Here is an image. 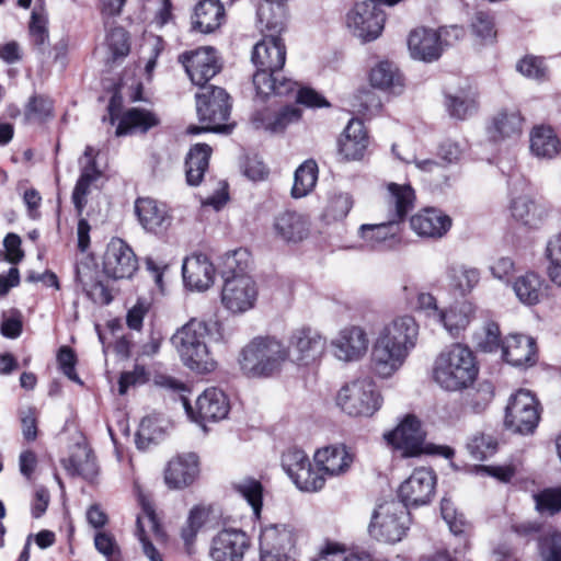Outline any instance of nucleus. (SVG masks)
<instances>
[{
	"mask_svg": "<svg viewBox=\"0 0 561 561\" xmlns=\"http://www.w3.org/2000/svg\"><path fill=\"white\" fill-rule=\"evenodd\" d=\"M259 27L263 38L254 45L252 51V61L256 67L253 84L257 94L262 96H286L296 88V81L280 73L286 61V46L280 37L286 30V22L283 21L278 31L267 25L259 24Z\"/></svg>",
	"mask_w": 561,
	"mask_h": 561,
	"instance_id": "obj_1",
	"label": "nucleus"
},
{
	"mask_svg": "<svg viewBox=\"0 0 561 561\" xmlns=\"http://www.w3.org/2000/svg\"><path fill=\"white\" fill-rule=\"evenodd\" d=\"M419 325L413 317L401 316L387 323L371 348L370 366L375 375L389 378L405 363L415 347Z\"/></svg>",
	"mask_w": 561,
	"mask_h": 561,
	"instance_id": "obj_2",
	"label": "nucleus"
},
{
	"mask_svg": "<svg viewBox=\"0 0 561 561\" xmlns=\"http://www.w3.org/2000/svg\"><path fill=\"white\" fill-rule=\"evenodd\" d=\"M479 369L472 351L460 343L444 348L433 366L434 381L446 391H460L470 387Z\"/></svg>",
	"mask_w": 561,
	"mask_h": 561,
	"instance_id": "obj_3",
	"label": "nucleus"
},
{
	"mask_svg": "<svg viewBox=\"0 0 561 561\" xmlns=\"http://www.w3.org/2000/svg\"><path fill=\"white\" fill-rule=\"evenodd\" d=\"M208 333V324L205 321L192 319L171 339L182 363L198 374H207L216 368V360L206 343Z\"/></svg>",
	"mask_w": 561,
	"mask_h": 561,
	"instance_id": "obj_4",
	"label": "nucleus"
},
{
	"mask_svg": "<svg viewBox=\"0 0 561 561\" xmlns=\"http://www.w3.org/2000/svg\"><path fill=\"white\" fill-rule=\"evenodd\" d=\"M289 359L287 346L272 336H259L247 344L240 354V366L250 377H270Z\"/></svg>",
	"mask_w": 561,
	"mask_h": 561,
	"instance_id": "obj_5",
	"label": "nucleus"
},
{
	"mask_svg": "<svg viewBox=\"0 0 561 561\" xmlns=\"http://www.w3.org/2000/svg\"><path fill=\"white\" fill-rule=\"evenodd\" d=\"M335 403L348 416L369 417L381 408L382 397L373 380L363 378L342 386Z\"/></svg>",
	"mask_w": 561,
	"mask_h": 561,
	"instance_id": "obj_6",
	"label": "nucleus"
},
{
	"mask_svg": "<svg viewBox=\"0 0 561 561\" xmlns=\"http://www.w3.org/2000/svg\"><path fill=\"white\" fill-rule=\"evenodd\" d=\"M196 112L199 122L210 124L213 133L229 134L233 124H226L230 116V96L225 89L208 84L195 94Z\"/></svg>",
	"mask_w": 561,
	"mask_h": 561,
	"instance_id": "obj_7",
	"label": "nucleus"
},
{
	"mask_svg": "<svg viewBox=\"0 0 561 561\" xmlns=\"http://www.w3.org/2000/svg\"><path fill=\"white\" fill-rule=\"evenodd\" d=\"M410 526L408 508L400 502L380 504L373 514L369 533L378 540L396 543L402 540Z\"/></svg>",
	"mask_w": 561,
	"mask_h": 561,
	"instance_id": "obj_8",
	"label": "nucleus"
},
{
	"mask_svg": "<svg viewBox=\"0 0 561 561\" xmlns=\"http://www.w3.org/2000/svg\"><path fill=\"white\" fill-rule=\"evenodd\" d=\"M400 0H364L356 2L346 15L348 30L363 42L376 39L386 21L381 5H394Z\"/></svg>",
	"mask_w": 561,
	"mask_h": 561,
	"instance_id": "obj_9",
	"label": "nucleus"
},
{
	"mask_svg": "<svg viewBox=\"0 0 561 561\" xmlns=\"http://www.w3.org/2000/svg\"><path fill=\"white\" fill-rule=\"evenodd\" d=\"M298 529L286 523L270 524L261 530V561H287L296 556Z\"/></svg>",
	"mask_w": 561,
	"mask_h": 561,
	"instance_id": "obj_10",
	"label": "nucleus"
},
{
	"mask_svg": "<svg viewBox=\"0 0 561 561\" xmlns=\"http://www.w3.org/2000/svg\"><path fill=\"white\" fill-rule=\"evenodd\" d=\"M257 296L256 283L248 274L225 276L220 301L229 313L243 314L253 309Z\"/></svg>",
	"mask_w": 561,
	"mask_h": 561,
	"instance_id": "obj_11",
	"label": "nucleus"
},
{
	"mask_svg": "<svg viewBox=\"0 0 561 561\" xmlns=\"http://www.w3.org/2000/svg\"><path fill=\"white\" fill-rule=\"evenodd\" d=\"M540 415L535 396L520 389L514 393L505 410V426L515 433L530 434L538 425Z\"/></svg>",
	"mask_w": 561,
	"mask_h": 561,
	"instance_id": "obj_12",
	"label": "nucleus"
},
{
	"mask_svg": "<svg viewBox=\"0 0 561 561\" xmlns=\"http://www.w3.org/2000/svg\"><path fill=\"white\" fill-rule=\"evenodd\" d=\"M178 61L184 67L192 83L199 89L208 87L206 83L221 70L217 51L210 46L185 50L179 55Z\"/></svg>",
	"mask_w": 561,
	"mask_h": 561,
	"instance_id": "obj_13",
	"label": "nucleus"
},
{
	"mask_svg": "<svg viewBox=\"0 0 561 561\" xmlns=\"http://www.w3.org/2000/svg\"><path fill=\"white\" fill-rule=\"evenodd\" d=\"M282 467L295 483L305 492H317L324 486L325 478L319 474L301 449L290 448L282 456Z\"/></svg>",
	"mask_w": 561,
	"mask_h": 561,
	"instance_id": "obj_14",
	"label": "nucleus"
},
{
	"mask_svg": "<svg viewBox=\"0 0 561 561\" xmlns=\"http://www.w3.org/2000/svg\"><path fill=\"white\" fill-rule=\"evenodd\" d=\"M182 401L190 419L202 426H205L207 421L216 422L225 419L230 409L227 396L217 388H208L198 396L195 409L186 398H182Z\"/></svg>",
	"mask_w": 561,
	"mask_h": 561,
	"instance_id": "obj_15",
	"label": "nucleus"
},
{
	"mask_svg": "<svg viewBox=\"0 0 561 561\" xmlns=\"http://www.w3.org/2000/svg\"><path fill=\"white\" fill-rule=\"evenodd\" d=\"M436 485V476L431 469L417 468L401 483L398 495L407 508L430 503Z\"/></svg>",
	"mask_w": 561,
	"mask_h": 561,
	"instance_id": "obj_16",
	"label": "nucleus"
},
{
	"mask_svg": "<svg viewBox=\"0 0 561 561\" xmlns=\"http://www.w3.org/2000/svg\"><path fill=\"white\" fill-rule=\"evenodd\" d=\"M138 503L141 507V513L137 516L136 535L142 545L144 553L150 561H163L161 554L150 541V536L157 539L163 537L162 527L157 517L154 506L150 499L142 493L138 494Z\"/></svg>",
	"mask_w": 561,
	"mask_h": 561,
	"instance_id": "obj_17",
	"label": "nucleus"
},
{
	"mask_svg": "<svg viewBox=\"0 0 561 561\" xmlns=\"http://www.w3.org/2000/svg\"><path fill=\"white\" fill-rule=\"evenodd\" d=\"M137 268L138 261L131 248L124 240L113 238L104 253V273L114 279L129 278Z\"/></svg>",
	"mask_w": 561,
	"mask_h": 561,
	"instance_id": "obj_18",
	"label": "nucleus"
},
{
	"mask_svg": "<svg viewBox=\"0 0 561 561\" xmlns=\"http://www.w3.org/2000/svg\"><path fill=\"white\" fill-rule=\"evenodd\" d=\"M388 445L410 457L422 453L425 434L414 415H407L399 425L383 435Z\"/></svg>",
	"mask_w": 561,
	"mask_h": 561,
	"instance_id": "obj_19",
	"label": "nucleus"
},
{
	"mask_svg": "<svg viewBox=\"0 0 561 561\" xmlns=\"http://www.w3.org/2000/svg\"><path fill=\"white\" fill-rule=\"evenodd\" d=\"M325 339L311 328L295 330L289 339V359L308 365L317 360L325 350Z\"/></svg>",
	"mask_w": 561,
	"mask_h": 561,
	"instance_id": "obj_20",
	"label": "nucleus"
},
{
	"mask_svg": "<svg viewBox=\"0 0 561 561\" xmlns=\"http://www.w3.org/2000/svg\"><path fill=\"white\" fill-rule=\"evenodd\" d=\"M248 546L249 540L244 531L225 528L211 539L209 557L213 561H240Z\"/></svg>",
	"mask_w": 561,
	"mask_h": 561,
	"instance_id": "obj_21",
	"label": "nucleus"
},
{
	"mask_svg": "<svg viewBox=\"0 0 561 561\" xmlns=\"http://www.w3.org/2000/svg\"><path fill=\"white\" fill-rule=\"evenodd\" d=\"M182 274L187 288L204 291L214 284L215 267L205 254H193L183 262Z\"/></svg>",
	"mask_w": 561,
	"mask_h": 561,
	"instance_id": "obj_22",
	"label": "nucleus"
},
{
	"mask_svg": "<svg viewBox=\"0 0 561 561\" xmlns=\"http://www.w3.org/2000/svg\"><path fill=\"white\" fill-rule=\"evenodd\" d=\"M135 213L142 228L152 233H161L171 225L167 205L150 197H139L135 202Z\"/></svg>",
	"mask_w": 561,
	"mask_h": 561,
	"instance_id": "obj_23",
	"label": "nucleus"
},
{
	"mask_svg": "<svg viewBox=\"0 0 561 561\" xmlns=\"http://www.w3.org/2000/svg\"><path fill=\"white\" fill-rule=\"evenodd\" d=\"M368 144L369 138L363 122L352 118L339 139V152L347 161L362 160Z\"/></svg>",
	"mask_w": 561,
	"mask_h": 561,
	"instance_id": "obj_24",
	"label": "nucleus"
},
{
	"mask_svg": "<svg viewBox=\"0 0 561 561\" xmlns=\"http://www.w3.org/2000/svg\"><path fill=\"white\" fill-rule=\"evenodd\" d=\"M440 33L428 28H416L408 38V47L411 56L426 62L437 60L443 53Z\"/></svg>",
	"mask_w": 561,
	"mask_h": 561,
	"instance_id": "obj_25",
	"label": "nucleus"
},
{
	"mask_svg": "<svg viewBox=\"0 0 561 561\" xmlns=\"http://www.w3.org/2000/svg\"><path fill=\"white\" fill-rule=\"evenodd\" d=\"M332 344L339 359L351 362L357 360L366 354L368 339L362 328L350 327L343 329Z\"/></svg>",
	"mask_w": 561,
	"mask_h": 561,
	"instance_id": "obj_26",
	"label": "nucleus"
},
{
	"mask_svg": "<svg viewBox=\"0 0 561 561\" xmlns=\"http://www.w3.org/2000/svg\"><path fill=\"white\" fill-rule=\"evenodd\" d=\"M317 472L324 476L334 477L345 473L352 462L353 456L344 445L328 446L319 449L314 454Z\"/></svg>",
	"mask_w": 561,
	"mask_h": 561,
	"instance_id": "obj_27",
	"label": "nucleus"
},
{
	"mask_svg": "<svg viewBox=\"0 0 561 561\" xmlns=\"http://www.w3.org/2000/svg\"><path fill=\"white\" fill-rule=\"evenodd\" d=\"M411 229L424 238H442L451 227L449 216L434 208H426L410 219Z\"/></svg>",
	"mask_w": 561,
	"mask_h": 561,
	"instance_id": "obj_28",
	"label": "nucleus"
},
{
	"mask_svg": "<svg viewBox=\"0 0 561 561\" xmlns=\"http://www.w3.org/2000/svg\"><path fill=\"white\" fill-rule=\"evenodd\" d=\"M386 188L385 202L389 217L403 222L408 214L414 208L415 192L413 187L409 183L389 182Z\"/></svg>",
	"mask_w": 561,
	"mask_h": 561,
	"instance_id": "obj_29",
	"label": "nucleus"
},
{
	"mask_svg": "<svg viewBox=\"0 0 561 561\" xmlns=\"http://www.w3.org/2000/svg\"><path fill=\"white\" fill-rule=\"evenodd\" d=\"M503 358L513 366L533 365L536 363V342L524 334L507 336L502 345Z\"/></svg>",
	"mask_w": 561,
	"mask_h": 561,
	"instance_id": "obj_30",
	"label": "nucleus"
},
{
	"mask_svg": "<svg viewBox=\"0 0 561 561\" xmlns=\"http://www.w3.org/2000/svg\"><path fill=\"white\" fill-rule=\"evenodd\" d=\"M401 224L394 218L389 217L386 222L362 225L359 227V234L371 248H392L401 241Z\"/></svg>",
	"mask_w": 561,
	"mask_h": 561,
	"instance_id": "obj_31",
	"label": "nucleus"
},
{
	"mask_svg": "<svg viewBox=\"0 0 561 561\" xmlns=\"http://www.w3.org/2000/svg\"><path fill=\"white\" fill-rule=\"evenodd\" d=\"M300 118L301 111L297 105H286L277 111H260L254 114L253 122L265 130L280 133L289 125L298 123Z\"/></svg>",
	"mask_w": 561,
	"mask_h": 561,
	"instance_id": "obj_32",
	"label": "nucleus"
},
{
	"mask_svg": "<svg viewBox=\"0 0 561 561\" xmlns=\"http://www.w3.org/2000/svg\"><path fill=\"white\" fill-rule=\"evenodd\" d=\"M196 474L197 457L194 454H188L169 461L164 480L170 488L180 489L191 484Z\"/></svg>",
	"mask_w": 561,
	"mask_h": 561,
	"instance_id": "obj_33",
	"label": "nucleus"
},
{
	"mask_svg": "<svg viewBox=\"0 0 561 561\" xmlns=\"http://www.w3.org/2000/svg\"><path fill=\"white\" fill-rule=\"evenodd\" d=\"M275 234L287 242H299L308 234L307 219L291 210L278 214L274 219Z\"/></svg>",
	"mask_w": 561,
	"mask_h": 561,
	"instance_id": "obj_34",
	"label": "nucleus"
},
{
	"mask_svg": "<svg viewBox=\"0 0 561 561\" xmlns=\"http://www.w3.org/2000/svg\"><path fill=\"white\" fill-rule=\"evenodd\" d=\"M225 18V8L219 0H202L195 7L193 30L208 34L217 30Z\"/></svg>",
	"mask_w": 561,
	"mask_h": 561,
	"instance_id": "obj_35",
	"label": "nucleus"
},
{
	"mask_svg": "<svg viewBox=\"0 0 561 561\" xmlns=\"http://www.w3.org/2000/svg\"><path fill=\"white\" fill-rule=\"evenodd\" d=\"M523 117L517 110H503L499 112L489 126L490 137L497 141L503 139H517L523 131Z\"/></svg>",
	"mask_w": 561,
	"mask_h": 561,
	"instance_id": "obj_36",
	"label": "nucleus"
},
{
	"mask_svg": "<svg viewBox=\"0 0 561 561\" xmlns=\"http://www.w3.org/2000/svg\"><path fill=\"white\" fill-rule=\"evenodd\" d=\"M160 123L159 117L151 111L139 107L127 110L116 127V136H124L133 133H147L150 128Z\"/></svg>",
	"mask_w": 561,
	"mask_h": 561,
	"instance_id": "obj_37",
	"label": "nucleus"
},
{
	"mask_svg": "<svg viewBox=\"0 0 561 561\" xmlns=\"http://www.w3.org/2000/svg\"><path fill=\"white\" fill-rule=\"evenodd\" d=\"M96 271L84 264L76 268V282L95 304L108 305L113 297L106 286L95 278Z\"/></svg>",
	"mask_w": 561,
	"mask_h": 561,
	"instance_id": "obj_38",
	"label": "nucleus"
},
{
	"mask_svg": "<svg viewBox=\"0 0 561 561\" xmlns=\"http://www.w3.org/2000/svg\"><path fill=\"white\" fill-rule=\"evenodd\" d=\"M373 88L399 94L403 90V78L398 68L389 61H380L369 73Z\"/></svg>",
	"mask_w": 561,
	"mask_h": 561,
	"instance_id": "obj_39",
	"label": "nucleus"
},
{
	"mask_svg": "<svg viewBox=\"0 0 561 561\" xmlns=\"http://www.w3.org/2000/svg\"><path fill=\"white\" fill-rule=\"evenodd\" d=\"M545 280L535 272L518 276L512 284L516 298L525 306L537 305L543 296Z\"/></svg>",
	"mask_w": 561,
	"mask_h": 561,
	"instance_id": "obj_40",
	"label": "nucleus"
},
{
	"mask_svg": "<svg viewBox=\"0 0 561 561\" xmlns=\"http://www.w3.org/2000/svg\"><path fill=\"white\" fill-rule=\"evenodd\" d=\"M211 148L206 144H196L187 153L186 167V181L190 185H198L208 169Z\"/></svg>",
	"mask_w": 561,
	"mask_h": 561,
	"instance_id": "obj_41",
	"label": "nucleus"
},
{
	"mask_svg": "<svg viewBox=\"0 0 561 561\" xmlns=\"http://www.w3.org/2000/svg\"><path fill=\"white\" fill-rule=\"evenodd\" d=\"M473 308L469 302L451 306L448 310H440L436 321L442 323L451 336H458L470 322Z\"/></svg>",
	"mask_w": 561,
	"mask_h": 561,
	"instance_id": "obj_42",
	"label": "nucleus"
},
{
	"mask_svg": "<svg viewBox=\"0 0 561 561\" xmlns=\"http://www.w3.org/2000/svg\"><path fill=\"white\" fill-rule=\"evenodd\" d=\"M560 149V141L549 126H536L530 133V150L539 158H552Z\"/></svg>",
	"mask_w": 561,
	"mask_h": 561,
	"instance_id": "obj_43",
	"label": "nucleus"
},
{
	"mask_svg": "<svg viewBox=\"0 0 561 561\" xmlns=\"http://www.w3.org/2000/svg\"><path fill=\"white\" fill-rule=\"evenodd\" d=\"M287 0H260L256 9L257 24L280 30L287 19Z\"/></svg>",
	"mask_w": 561,
	"mask_h": 561,
	"instance_id": "obj_44",
	"label": "nucleus"
},
{
	"mask_svg": "<svg viewBox=\"0 0 561 561\" xmlns=\"http://www.w3.org/2000/svg\"><path fill=\"white\" fill-rule=\"evenodd\" d=\"M445 104L451 117L466 119L477 111V93L471 89L460 90L455 94L446 95Z\"/></svg>",
	"mask_w": 561,
	"mask_h": 561,
	"instance_id": "obj_45",
	"label": "nucleus"
},
{
	"mask_svg": "<svg viewBox=\"0 0 561 561\" xmlns=\"http://www.w3.org/2000/svg\"><path fill=\"white\" fill-rule=\"evenodd\" d=\"M208 519V512L202 506H194L188 514L185 525L181 529V538L188 556L195 553V541L198 531Z\"/></svg>",
	"mask_w": 561,
	"mask_h": 561,
	"instance_id": "obj_46",
	"label": "nucleus"
},
{
	"mask_svg": "<svg viewBox=\"0 0 561 561\" xmlns=\"http://www.w3.org/2000/svg\"><path fill=\"white\" fill-rule=\"evenodd\" d=\"M318 179V167L312 160L305 161L295 172L291 195L295 198L305 197L314 187Z\"/></svg>",
	"mask_w": 561,
	"mask_h": 561,
	"instance_id": "obj_47",
	"label": "nucleus"
},
{
	"mask_svg": "<svg viewBox=\"0 0 561 561\" xmlns=\"http://www.w3.org/2000/svg\"><path fill=\"white\" fill-rule=\"evenodd\" d=\"M450 286L465 296L479 284L480 271L467 265H456L449 268Z\"/></svg>",
	"mask_w": 561,
	"mask_h": 561,
	"instance_id": "obj_48",
	"label": "nucleus"
},
{
	"mask_svg": "<svg viewBox=\"0 0 561 561\" xmlns=\"http://www.w3.org/2000/svg\"><path fill=\"white\" fill-rule=\"evenodd\" d=\"M470 27L479 44L491 45L495 43L497 32L495 30L494 19L489 12H476L472 16Z\"/></svg>",
	"mask_w": 561,
	"mask_h": 561,
	"instance_id": "obj_49",
	"label": "nucleus"
},
{
	"mask_svg": "<svg viewBox=\"0 0 561 561\" xmlns=\"http://www.w3.org/2000/svg\"><path fill=\"white\" fill-rule=\"evenodd\" d=\"M102 173L90 172L89 170H80L79 179L72 191L71 201L78 216H81L87 204L88 196L91 193V186L101 178Z\"/></svg>",
	"mask_w": 561,
	"mask_h": 561,
	"instance_id": "obj_50",
	"label": "nucleus"
},
{
	"mask_svg": "<svg viewBox=\"0 0 561 561\" xmlns=\"http://www.w3.org/2000/svg\"><path fill=\"white\" fill-rule=\"evenodd\" d=\"M233 489L238 492L253 510L256 517L260 516L262 510L263 486L261 482L254 478H243L233 483Z\"/></svg>",
	"mask_w": 561,
	"mask_h": 561,
	"instance_id": "obj_51",
	"label": "nucleus"
},
{
	"mask_svg": "<svg viewBox=\"0 0 561 561\" xmlns=\"http://www.w3.org/2000/svg\"><path fill=\"white\" fill-rule=\"evenodd\" d=\"M538 210L536 203L528 196L516 197L511 204L513 217L529 227H534L540 221Z\"/></svg>",
	"mask_w": 561,
	"mask_h": 561,
	"instance_id": "obj_52",
	"label": "nucleus"
},
{
	"mask_svg": "<svg viewBox=\"0 0 561 561\" xmlns=\"http://www.w3.org/2000/svg\"><path fill=\"white\" fill-rule=\"evenodd\" d=\"M66 469L71 476H79L85 480H92L98 474V466L94 456L89 453L84 457L73 455L68 459Z\"/></svg>",
	"mask_w": 561,
	"mask_h": 561,
	"instance_id": "obj_53",
	"label": "nucleus"
},
{
	"mask_svg": "<svg viewBox=\"0 0 561 561\" xmlns=\"http://www.w3.org/2000/svg\"><path fill=\"white\" fill-rule=\"evenodd\" d=\"M536 510L540 514L554 515L561 511V488H548L534 494Z\"/></svg>",
	"mask_w": 561,
	"mask_h": 561,
	"instance_id": "obj_54",
	"label": "nucleus"
},
{
	"mask_svg": "<svg viewBox=\"0 0 561 561\" xmlns=\"http://www.w3.org/2000/svg\"><path fill=\"white\" fill-rule=\"evenodd\" d=\"M493 396V387L490 382L480 383L474 391L467 394L465 400L466 409L476 414L481 413L488 408Z\"/></svg>",
	"mask_w": 561,
	"mask_h": 561,
	"instance_id": "obj_55",
	"label": "nucleus"
},
{
	"mask_svg": "<svg viewBox=\"0 0 561 561\" xmlns=\"http://www.w3.org/2000/svg\"><path fill=\"white\" fill-rule=\"evenodd\" d=\"M538 554L541 561H561V536L553 531L538 540Z\"/></svg>",
	"mask_w": 561,
	"mask_h": 561,
	"instance_id": "obj_56",
	"label": "nucleus"
},
{
	"mask_svg": "<svg viewBox=\"0 0 561 561\" xmlns=\"http://www.w3.org/2000/svg\"><path fill=\"white\" fill-rule=\"evenodd\" d=\"M496 440L491 435L476 434L467 444L468 451L476 460H484L496 450Z\"/></svg>",
	"mask_w": 561,
	"mask_h": 561,
	"instance_id": "obj_57",
	"label": "nucleus"
},
{
	"mask_svg": "<svg viewBox=\"0 0 561 561\" xmlns=\"http://www.w3.org/2000/svg\"><path fill=\"white\" fill-rule=\"evenodd\" d=\"M477 345L483 352H494L503 345L501 343V331L499 324L489 321L484 324L481 332L476 335Z\"/></svg>",
	"mask_w": 561,
	"mask_h": 561,
	"instance_id": "obj_58",
	"label": "nucleus"
},
{
	"mask_svg": "<svg viewBox=\"0 0 561 561\" xmlns=\"http://www.w3.org/2000/svg\"><path fill=\"white\" fill-rule=\"evenodd\" d=\"M546 252L550 262L549 277L554 284L561 286V232L548 242Z\"/></svg>",
	"mask_w": 561,
	"mask_h": 561,
	"instance_id": "obj_59",
	"label": "nucleus"
},
{
	"mask_svg": "<svg viewBox=\"0 0 561 561\" xmlns=\"http://www.w3.org/2000/svg\"><path fill=\"white\" fill-rule=\"evenodd\" d=\"M442 517L454 535H461L467 527V520L461 513L457 512L450 499L444 497L440 502Z\"/></svg>",
	"mask_w": 561,
	"mask_h": 561,
	"instance_id": "obj_60",
	"label": "nucleus"
},
{
	"mask_svg": "<svg viewBox=\"0 0 561 561\" xmlns=\"http://www.w3.org/2000/svg\"><path fill=\"white\" fill-rule=\"evenodd\" d=\"M251 265V254L247 249H238L228 253L225 257V276L245 274Z\"/></svg>",
	"mask_w": 561,
	"mask_h": 561,
	"instance_id": "obj_61",
	"label": "nucleus"
},
{
	"mask_svg": "<svg viewBox=\"0 0 561 561\" xmlns=\"http://www.w3.org/2000/svg\"><path fill=\"white\" fill-rule=\"evenodd\" d=\"M343 548L335 542H327L319 553V558L314 561H370V557L366 554L352 553L343 556Z\"/></svg>",
	"mask_w": 561,
	"mask_h": 561,
	"instance_id": "obj_62",
	"label": "nucleus"
},
{
	"mask_svg": "<svg viewBox=\"0 0 561 561\" xmlns=\"http://www.w3.org/2000/svg\"><path fill=\"white\" fill-rule=\"evenodd\" d=\"M352 207V196L347 193H340L330 198L325 209V216L333 220H340L347 216Z\"/></svg>",
	"mask_w": 561,
	"mask_h": 561,
	"instance_id": "obj_63",
	"label": "nucleus"
},
{
	"mask_svg": "<svg viewBox=\"0 0 561 561\" xmlns=\"http://www.w3.org/2000/svg\"><path fill=\"white\" fill-rule=\"evenodd\" d=\"M517 70L525 77L542 80L547 77V67L542 58L526 56L517 64Z\"/></svg>",
	"mask_w": 561,
	"mask_h": 561,
	"instance_id": "obj_64",
	"label": "nucleus"
}]
</instances>
